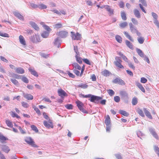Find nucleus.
I'll return each instance as SVG.
<instances>
[{"instance_id": "8fccbe9b", "label": "nucleus", "mask_w": 159, "mask_h": 159, "mask_svg": "<svg viewBox=\"0 0 159 159\" xmlns=\"http://www.w3.org/2000/svg\"><path fill=\"white\" fill-rule=\"evenodd\" d=\"M62 26V25L61 24L58 23L54 25V28L56 29H59L61 28Z\"/></svg>"}, {"instance_id": "a19ab883", "label": "nucleus", "mask_w": 159, "mask_h": 159, "mask_svg": "<svg viewBox=\"0 0 159 159\" xmlns=\"http://www.w3.org/2000/svg\"><path fill=\"white\" fill-rule=\"evenodd\" d=\"M11 81L14 84L16 85H19V83L18 81L15 80V79L11 78L10 79Z\"/></svg>"}, {"instance_id": "aec40b11", "label": "nucleus", "mask_w": 159, "mask_h": 159, "mask_svg": "<svg viewBox=\"0 0 159 159\" xmlns=\"http://www.w3.org/2000/svg\"><path fill=\"white\" fill-rule=\"evenodd\" d=\"M133 12L134 14L136 17L138 18H140L141 15L139 10L136 9H135L134 10Z\"/></svg>"}, {"instance_id": "5701e85b", "label": "nucleus", "mask_w": 159, "mask_h": 159, "mask_svg": "<svg viewBox=\"0 0 159 159\" xmlns=\"http://www.w3.org/2000/svg\"><path fill=\"white\" fill-rule=\"evenodd\" d=\"M49 32H47L46 31H43L41 34V36L44 38H48L49 35Z\"/></svg>"}, {"instance_id": "13d9d810", "label": "nucleus", "mask_w": 159, "mask_h": 159, "mask_svg": "<svg viewBox=\"0 0 159 159\" xmlns=\"http://www.w3.org/2000/svg\"><path fill=\"white\" fill-rule=\"evenodd\" d=\"M74 66L75 68L79 70H80L81 69V67L80 65H79L77 63H75Z\"/></svg>"}, {"instance_id": "a878e982", "label": "nucleus", "mask_w": 159, "mask_h": 159, "mask_svg": "<svg viewBox=\"0 0 159 159\" xmlns=\"http://www.w3.org/2000/svg\"><path fill=\"white\" fill-rule=\"evenodd\" d=\"M136 51L138 55L142 57H144V54L142 51L139 49L137 48L136 49Z\"/></svg>"}, {"instance_id": "f3484780", "label": "nucleus", "mask_w": 159, "mask_h": 159, "mask_svg": "<svg viewBox=\"0 0 159 159\" xmlns=\"http://www.w3.org/2000/svg\"><path fill=\"white\" fill-rule=\"evenodd\" d=\"M143 111L146 116L148 118L150 119H152V117L150 112L145 108H143Z\"/></svg>"}, {"instance_id": "f704fd0d", "label": "nucleus", "mask_w": 159, "mask_h": 159, "mask_svg": "<svg viewBox=\"0 0 159 159\" xmlns=\"http://www.w3.org/2000/svg\"><path fill=\"white\" fill-rule=\"evenodd\" d=\"M116 40L119 43H121L122 42V39L121 37L119 35H116L115 37Z\"/></svg>"}, {"instance_id": "09e8293b", "label": "nucleus", "mask_w": 159, "mask_h": 159, "mask_svg": "<svg viewBox=\"0 0 159 159\" xmlns=\"http://www.w3.org/2000/svg\"><path fill=\"white\" fill-rule=\"evenodd\" d=\"M32 129L35 132L37 133L38 132V129L36 126L34 125H32L31 126Z\"/></svg>"}, {"instance_id": "39448f33", "label": "nucleus", "mask_w": 159, "mask_h": 159, "mask_svg": "<svg viewBox=\"0 0 159 159\" xmlns=\"http://www.w3.org/2000/svg\"><path fill=\"white\" fill-rule=\"evenodd\" d=\"M68 32L66 31H61L59 32L57 34L58 36L61 38H65L68 35Z\"/></svg>"}, {"instance_id": "603ef678", "label": "nucleus", "mask_w": 159, "mask_h": 159, "mask_svg": "<svg viewBox=\"0 0 159 159\" xmlns=\"http://www.w3.org/2000/svg\"><path fill=\"white\" fill-rule=\"evenodd\" d=\"M114 100L116 102H118L120 100V98L118 96H116L114 97Z\"/></svg>"}, {"instance_id": "f03ea898", "label": "nucleus", "mask_w": 159, "mask_h": 159, "mask_svg": "<svg viewBox=\"0 0 159 159\" xmlns=\"http://www.w3.org/2000/svg\"><path fill=\"white\" fill-rule=\"evenodd\" d=\"M30 40L34 43H37L41 41L39 35L35 34L34 36H31L30 37Z\"/></svg>"}, {"instance_id": "052dcab7", "label": "nucleus", "mask_w": 159, "mask_h": 159, "mask_svg": "<svg viewBox=\"0 0 159 159\" xmlns=\"http://www.w3.org/2000/svg\"><path fill=\"white\" fill-rule=\"evenodd\" d=\"M118 83L121 85H125V82L121 79H119Z\"/></svg>"}, {"instance_id": "1a4fd4ad", "label": "nucleus", "mask_w": 159, "mask_h": 159, "mask_svg": "<svg viewBox=\"0 0 159 159\" xmlns=\"http://www.w3.org/2000/svg\"><path fill=\"white\" fill-rule=\"evenodd\" d=\"M23 96L26 99L28 100H31L33 98V96L30 94L23 93Z\"/></svg>"}, {"instance_id": "412c9836", "label": "nucleus", "mask_w": 159, "mask_h": 159, "mask_svg": "<svg viewBox=\"0 0 159 159\" xmlns=\"http://www.w3.org/2000/svg\"><path fill=\"white\" fill-rule=\"evenodd\" d=\"M111 120L109 116L107 115L106 116V118L105 120V123L106 126L109 125L111 123Z\"/></svg>"}, {"instance_id": "c03bdc74", "label": "nucleus", "mask_w": 159, "mask_h": 159, "mask_svg": "<svg viewBox=\"0 0 159 159\" xmlns=\"http://www.w3.org/2000/svg\"><path fill=\"white\" fill-rule=\"evenodd\" d=\"M107 91L109 95L111 96H112L115 94L114 92L111 89H108Z\"/></svg>"}, {"instance_id": "0eeeda50", "label": "nucleus", "mask_w": 159, "mask_h": 159, "mask_svg": "<svg viewBox=\"0 0 159 159\" xmlns=\"http://www.w3.org/2000/svg\"><path fill=\"white\" fill-rule=\"evenodd\" d=\"M101 99V97L91 95L90 100L92 102H97V101Z\"/></svg>"}, {"instance_id": "c9c22d12", "label": "nucleus", "mask_w": 159, "mask_h": 159, "mask_svg": "<svg viewBox=\"0 0 159 159\" xmlns=\"http://www.w3.org/2000/svg\"><path fill=\"white\" fill-rule=\"evenodd\" d=\"M20 79H21V80L25 83L27 84L29 83V80L25 76H23L22 77H21Z\"/></svg>"}, {"instance_id": "4be33fe9", "label": "nucleus", "mask_w": 159, "mask_h": 159, "mask_svg": "<svg viewBox=\"0 0 159 159\" xmlns=\"http://www.w3.org/2000/svg\"><path fill=\"white\" fill-rule=\"evenodd\" d=\"M28 70L32 75L37 77L39 76L38 73L34 70V69L30 68Z\"/></svg>"}, {"instance_id": "2f4dec72", "label": "nucleus", "mask_w": 159, "mask_h": 159, "mask_svg": "<svg viewBox=\"0 0 159 159\" xmlns=\"http://www.w3.org/2000/svg\"><path fill=\"white\" fill-rule=\"evenodd\" d=\"M125 43L126 45L130 49H133V45L129 41L126 40L125 41Z\"/></svg>"}, {"instance_id": "69168bd1", "label": "nucleus", "mask_w": 159, "mask_h": 159, "mask_svg": "<svg viewBox=\"0 0 159 159\" xmlns=\"http://www.w3.org/2000/svg\"><path fill=\"white\" fill-rule=\"evenodd\" d=\"M0 59L2 61L5 62L6 63L8 62V61L5 58L2 56H1L0 57Z\"/></svg>"}, {"instance_id": "c85d7f7f", "label": "nucleus", "mask_w": 159, "mask_h": 159, "mask_svg": "<svg viewBox=\"0 0 159 159\" xmlns=\"http://www.w3.org/2000/svg\"><path fill=\"white\" fill-rule=\"evenodd\" d=\"M88 85L86 84H80L78 85V87L83 89H87L88 87Z\"/></svg>"}, {"instance_id": "393cba45", "label": "nucleus", "mask_w": 159, "mask_h": 159, "mask_svg": "<svg viewBox=\"0 0 159 159\" xmlns=\"http://www.w3.org/2000/svg\"><path fill=\"white\" fill-rule=\"evenodd\" d=\"M102 75L105 76H109L111 73L108 70H105L101 72Z\"/></svg>"}, {"instance_id": "473e14b6", "label": "nucleus", "mask_w": 159, "mask_h": 159, "mask_svg": "<svg viewBox=\"0 0 159 159\" xmlns=\"http://www.w3.org/2000/svg\"><path fill=\"white\" fill-rule=\"evenodd\" d=\"M33 108L34 109V110L40 116L41 115V113L40 112V111L39 110L37 107L35 106L34 105L33 106Z\"/></svg>"}, {"instance_id": "f257e3e1", "label": "nucleus", "mask_w": 159, "mask_h": 159, "mask_svg": "<svg viewBox=\"0 0 159 159\" xmlns=\"http://www.w3.org/2000/svg\"><path fill=\"white\" fill-rule=\"evenodd\" d=\"M71 34V37L73 40H80L81 38V35L78 33H76L75 34V33L73 31L70 32Z\"/></svg>"}, {"instance_id": "ddd939ff", "label": "nucleus", "mask_w": 159, "mask_h": 159, "mask_svg": "<svg viewBox=\"0 0 159 159\" xmlns=\"http://www.w3.org/2000/svg\"><path fill=\"white\" fill-rule=\"evenodd\" d=\"M58 93L59 96L62 98L66 96V93L62 89H60L58 90Z\"/></svg>"}, {"instance_id": "c756f323", "label": "nucleus", "mask_w": 159, "mask_h": 159, "mask_svg": "<svg viewBox=\"0 0 159 159\" xmlns=\"http://www.w3.org/2000/svg\"><path fill=\"white\" fill-rule=\"evenodd\" d=\"M154 150L155 153L159 157V148L156 145H154Z\"/></svg>"}, {"instance_id": "bb28decb", "label": "nucleus", "mask_w": 159, "mask_h": 159, "mask_svg": "<svg viewBox=\"0 0 159 159\" xmlns=\"http://www.w3.org/2000/svg\"><path fill=\"white\" fill-rule=\"evenodd\" d=\"M124 33L125 36L130 41L133 42L134 40L133 38L130 36L129 34L126 31H124Z\"/></svg>"}, {"instance_id": "4c0bfd02", "label": "nucleus", "mask_w": 159, "mask_h": 159, "mask_svg": "<svg viewBox=\"0 0 159 159\" xmlns=\"http://www.w3.org/2000/svg\"><path fill=\"white\" fill-rule=\"evenodd\" d=\"M138 113L142 117H144L145 116L142 110L138 108L137 110Z\"/></svg>"}, {"instance_id": "37998d69", "label": "nucleus", "mask_w": 159, "mask_h": 159, "mask_svg": "<svg viewBox=\"0 0 159 159\" xmlns=\"http://www.w3.org/2000/svg\"><path fill=\"white\" fill-rule=\"evenodd\" d=\"M128 25V23L127 22H124L121 23L120 25V26L122 28L125 27Z\"/></svg>"}, {"instance_id": "338daca9", "label": "nucleus", "mask_w": 159, "mask_h": 159, "mask_svg": "<svg viewBox=\"0 0 159 159\" xmlns=\"http://www.w3.org/2000/svg\"><path fill=\"white\" fill-rule=\"evenodd\" d=\"M54 13H56L58 15H61V14L60 12H59L56 9H54L52 10H51Z\"/></svg>"}, {"instance_id": "7c9ffc66", "label": "nucleus", "mask_w": 159, "mask_h": 159, "mask_svg": "<svg viewBox=\"0 0 159 159\" xmlns=\"http://www.w3.org/2000/svg\"><path fill=\"white\" fill-rule=\"evenodd\" d=\"M119 113L125 116H127L129 115V114L127 112L123 110H120Z\"/></svg>"}, {"instance_id": "dca6fc26", "label": "nucleus", "mask_w": 159, "mask_h": 159, "mask_svg": "<svg viewBox=\"0 0 159 159\" xmlns=\"http://www.w3.org/2000/svg\"><path fill=\"white\" fill-rule=\"evenodd\" d=\"M120 94L121 97L122 98H128V93L126 91H122L120 92Z\"/></svg>"}, {"instance_id": "6e6d98bb", "label": "nucleus", "mask_w": 159, "mask_h": 159, "mask_svg": "<svg viewBox=\"0 0 159 159\" xmlns=\"http://www.w3.org/2000/svg\"><path fill=\"white\" fill-rule=\"evenodd\" d=\"M6 123L7 124V125L10 127H12V124L11 122H10L9 120H7L6 121Z\"/></svg>"}, {"instance_id": "20e7f679", "label": "nucleus", "mask_w": 159, "mask_h": 159, "mask_svg": "<svg viewBox=\"0 0 159 159\" xmlns=\"http://www.w3.org/2000/svg\"><path fill=\"white\" fill-rule=\"evenodd\" d=\"M43 124L47 128H53V125L52 124V122L50 119L49 120L48 122H47L45 120L44 121H43Z\"/></svg>"}, {"instance_id": "4d7b16f0", "label": "nucleus", "mask_w": 159, "mask_h": 159, "mask_svg": "<svg viewBox=\"0 0 159 159\" xmlns=\"http://www.w3.org/2000/svg\"><path fill=\"white\" fill-rule=\"evenodd\" d=\"M44 29H45V30H47V32H49L52 30L50 28V27L49 26H48L46 25H44Z\"/></svg>"}, {"instance_id": "79ce46f5", "label": "nucleus", "mask_w": 159, "mask_h": 159, "mask_svg": "<svg viewBox=\"0 0 159 159\" xmlns=\"http://www.w3.org/2000/svg\"><path fill=\"white\" fill-rule=\"evenodd\" d=\"M132 102L133 105H136L138 102L137 98H136L134 97L132 100Z\"/></svg>"}, {"instance_id": "de8ad7c7", "label": "nucleus", "mask_w": 159, "mask_h": 159, "mask_svg": "<svg viewBox=\"0 0 159 159\" xmlns=\"http://www.w3.org/2000/svg\"><path fill=\"white\" fill-rule=\"evenodd\" d=\"M11 77H14L17 79H19L21 78V76H20L18 75H17L14 73H13L11 74Z\"/></svg>"}, {"instance_id": "4468645a", "label": "nucleus", "mask_w": 159, "mask_h": 159, "mask_svg": "<svg viewBox=\"0 0 159 159\" xmlns=\"http://www.w3.org/2000/svg\"><path fill=\"white\" fill-rule=\"evenodd\" d=\"M105 9L108 12L110 15L113 14L114 10L113 9L111 8L110 6L108 5H106Z\"/></svg>"}, {"instance_id": "774afa93", "label": "nucleus", "mask_w": 159, "mask_h": 159, "mask_svg": "<svg viewBox=\"0 0 159 159\" xmlns=\"http://www.w3.org/2000/svg\"><path fill=\"white\" fill-rule=\"evenodd\" d=\"M128 65L131 68L133 69L134 70L135 69V67L133 65L132 63H131V62H128Z\"/></svg>"}, {"instance_id": "49530a36", "label": "nucleus", "mask_w": 159, "mask_h": 159, "mask_svg": "<svg viewBox=\"0 0 159 159\" xmlns=\"http://www.w3.org/2000/svg\"><path fill=\"white\" fill-rule=\"evenodd\" d=\"M152 15L153 18L154 19V20H157V19L158 18V16L156 13L152 12Z\"/></svg>"}, {"instance_id": "0e129e2a", "label": "nucleus", "mask_w": 159, "mask_h": 159, "mask_svg": "<svg viewBox=\"0 0 159 159\" xmlns=\"http://www.w3.org/2000/svg\"><path fill=\"white\" fill-rule=\"evenodd\" d=\"M83 61L85 63L87 64H88L89 65H91V63H90L88 59L86 58H85V59H83Z\"/></svg>"}, {"instance_id": "b1692460", "label": "nucleus", "mask_w": 159, "mask_h": 159, "mask_svg": "<svg viewBox=\"0 0 159 159\" xmlns=\"http://www.w3.org/2000/svg\"><path fill=\"white\" fill-rule=\"evenodd\" d=\"M20 42V43L23 45H26V42L25 40L23 37L21 35H20L19 37Z\"/></svg>"}, {"instance_id": "680f3d73", "label": "nucleus", "mask_w": 159, "mask_h": 159, "mask_svg": "<svg viewBox=\"0 0 159 159\" xmlns=\"http://www.w3.org/2000/svg\"><path fill=\"white\" fill-rule=\"evenodd\" d=\"M139 1L142 3L143 6L145 7L147 6V4L145 0H139Z\"/></svg>"}, {"instance_id": "a211bd4d", "label": "nucleus", "mask_w": 159, "mask_h": 159, "mask_svg": "<svg viewBox=\"0 0 159 159\" xmlns=\"http://www.w3.org/2000/svg\"><path fill=\"white\" fill-rule=\"evenodd\" d=\"M15 72L18 74H22L24 73L25 71L23 68L19 67L15 69Z\"/></svg>"}, {"instance_id": "e2e57ef3", "label": "nucleus", "mask_w": 159, "mask_h": 159, "mask_svg": "<svg viewBox=\"0 0 159 159\" xmlns=\"http://www.w3.org/2000/svg\"><path fill=\"white\" fill-rule=\"evenodd\" d=\"M0 36L3 37H9V35L7 33H1L0 31Z\"/></svg>"}, {"instance_id": "e433bc0d", "label": "nucleus", "mask_w": 159, "mask_h": 159, "mask_svg": "<svg viewBox=\"0 0 159 159\" xmlns=\"http://www.w3.org/2000/svg\"><path fill=\"white\" fill-rule=\"evenodd\" d=\"M38 8L40 9H45L47 8V6L44 4H41L38 5Z\"/></svg>"}, {"instance_id": "a18cd8bd", "label": "nucleus", "mask_w": 159, "mask_h": 159, "mask_svg": "<svg viewBox=\"0 0 159 159\" xmlns=\"http://www.w3.org/2000/svg\"><path fill=\"white\" fill-rule=\"evenodd\" d=\"M30 6L34 9L38 8V5H37L34 3L30 2Z\"/></svg>"}, {"instance_id": "9b49d317", "label": "nucleus", "mask_w": 159, "mask_h": 159, "mask_svg": "<svg viewBox=\"0 0 159 159\" xmlns=\"http://www.w3.org/2000/svg\"><path fill=\"white\" fill-rule=\"evenodd\" d=\"M130 30L131 32L132 33H134L138 30L133 25L132 23H130L129 24Z\"/></svg>"}, {"instance_id": "423d86ee", "label": "nucleus", "mask_w": 159, "mask_h": 159, "mask_svg": "<svg viewBox=\"0 0 159 159\" xmlns=\"http://www.w3.org/2000/svg\"><path fill=\"white\" fill-rule=\"evenodd\" d=\"M13 13L15 16L19 19L21 20H24L23 16L18 11H14Z\"/></svg>"}, {"instance_id": "6ab92c4d", "label": "nucleus", "mask_w": 159, "mask_h": 159, "mask_svg": "<svg viewBox=\"0 0 159 159\" xmlns=\"http://www.w3.org/2000/svg\"><path fill=\"white\" fill-rule=\"evenodd\" d=\"M30 24L31 26L36 30L38 31L39 30V28L35 23L33 22H30Z\"/></svg>"}, {"instance_id": "72a5a7b5", "label": "nucleus", "mask_w": 159, "mask_h": 159, "mask_svg": "<svg viewBox=\"0 0 159 159\" xmlns=\"http://www.w3.org/2000/svg\"><path fill=\"white\" fill-rule=\"evenodd\" d=\"M121 16L122 19L123 20H126V14L125 12L124 11H122L121 12Z\"/></svg>"}, {"instance_id": "7ed1b4c3", "label": "nucleus", "mask_w": 159, "mask_h": 159, "mask_svg": "<svg viewBox=\"0 0 159 159\" xmlns=\"http://www.w3.org/2000/svg\"><path fill=\"white\" fill-rule=\"evenodd\" d=\"M116 61H114V63L115 65L118 67L120 68L123 69L124 66L121 64L122 61L120 59L119 57H115Z\"/></svg>"}, {"instance_id": "58836bf2", "label": "nucleus", "mask_w": 159, "mask_h": 159, "mask_svg": "<svg viewBox=\"0 0 159 159\" xmlns=\"http://www.w3.org/2000/svg\"><path fill=\"white\" fill-rule=\"evenodd\" d=\"M2 150L3 151L6 153H8L10 151L8 147L6 146H4L3 147Z\"/></svg>"}, {"instance_id": "ea45409f", "label": "nucleus", "mask_w": 159, "mask_h": 159, "mask_svg": "<svg viewBox=\"0 0 159 159\" xmlns=\"http://www.w3.org/2000/svg\"><path fill=\"white\" fill-rule=\"evenodd\" d=\"M137 40L139 43L142 44L144 42V39L143 37H140L138 38Z\"/></svg>"}, {"instance_id": "cd10ccee", "label": "nucleus", "mask_w": 159, "mask_h": 159, "mask_svg": "<svg viewBox=\"0 0 159 159\" xmlns=\"http://www.w3.org/2000/svg\"><path fill=\"white\" fill-rule=\"evenodd\" d=\"M118 54L125 61L127 62H128V60L127 58L126 57V56L124 55L121 52H118Z\"/></svg>"}, {"instance_id": "6e6552de", "label": "nucleus", "mask_w": 159, "mask_h": 159, "mask_svg": "<svg viewBox=\"0 0 159 159\" xmlns=\"http://www.w3.org/2000/svg\"><path fill=\"white\" fill-rule=\"evenodd\" d=\"M25 141L28 144L32 147L34 148L38 147V146L35 144V142L33 140H25Z\"/></svg>"}, {"instance_id": "864d4df0", "label": "nucleus", "mask_w": 159, "mask_h": 159, "mask_svg": "<svg viewBox=\"0 0 159 159\" xmlns=\"http://www.w3.org/2000/svg\"><path fill=\"white\" fill-rule=\"evenodd\" d=\"M131 21L135 25H137L138 24V20L134 18H132L131 19Z\"/></svg>"}, {"instance_id": "2eb2a0df", "label": "nucleus", "mask_w": 159, "mask_h": 159, "mask_svg": "<svg viewBox=\"0 0 159 159\" xmlns=\"http://www.w3.org/2000/svg\"><path fill=\"white\" fill-rule=\"evenodd\" d=\"M149 129L150 133L155 139L158 138V136L155 132L154 129L152 128H149Z\"/></svg>"}, {"instance_id": "9d476101", "label": "nucleus", "mask_w": 159, "mask_h": 159, "mask_svg": "<svg viewBox=\"0 0 159 159\" xmlns=\"http://www.w3.org/2000/svg\"><path fill=\"white\" fill-rule=\"evenodd\" d=\"M61 41L59 37H57L54 40V44L59 48L60 46Z\"/></svg>"}, {"instance_id": "3c124183", "label": "nucleus", "mask_w": 159, "mask_h": 159, "mask_svg": "<svg viewBox=\"0 0 159 159\" xmlns=\"http://www.w3.org/2000/svg\"><path fill=\"white\" fill-rule=\"evenodd\" d=\"M21 104L23 107L25 108H28L29 107V104L24 102H21Z\"/></svg>"}, {"instance_id": "5fc2aeb1", "label": "nucleus", "mask_w": 159, "mask_h": 159, "mask_svg": "<svg viewBox=\"0 0 159 159\" xmlns=\"http://www.w3.org/2000/svg\"><path fill=\"white\" fill-rule=\"evenodd\" d=\"M75 57L77 61L79 63H81L82 62V61L81 59L79 57L77 56V55H75Z\"/></svg>"}, {"instance_id": "f8f14e48", "label": "nucleus", "mask_w": 159, "mask_h": 159, "mask_svg": "<svg viewBox=\"0 0 159 159\" xmlns=\"http://www.w3.org/2000/svg\"><path fill=\"white\" fill-rule=\"evenodd\" d=\"M83 103L80 102L77 103V106L79 109L84 113H86V111L82 107Z\"/></svg>"}, {"instance_id": "bf43d9fd", "label": "nucleus", "mask_w": 159, "mask_h": 159, "mask_svg": "<svg viewBox=\"0 0 159 159\" xmlns=\"http://www.w3.org/2000/svg\"><path fill=\"white\" fill-rule=\"evenodd\" d=\"M147 81V79L144 77H142L140 81L142 83H145Z\"/></svg>"}]
</instances>
